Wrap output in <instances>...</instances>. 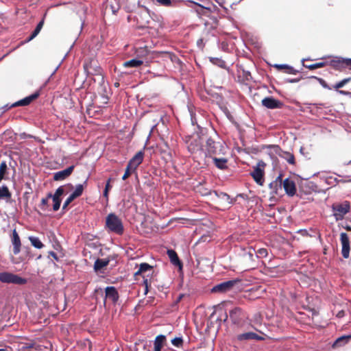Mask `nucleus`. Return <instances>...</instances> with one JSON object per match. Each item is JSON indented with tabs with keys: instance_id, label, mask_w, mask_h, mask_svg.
<instances>
[{
	"instance_id": "nucleus-57",
	"label": "nucleus",
	"mask_w": 351,
	"mask_h": 351,
	"mask_svg": "<svg viewBox=\"0 0 351 351\" xmlns=\"http://www.w3.org/2000/svg\"><path fill=\"white\" fill-rule=\"evenodd\" d=\"M339 93L341 95H347L348 93L347 91H345V90H339Z\"/></svg>"
},
{
	"instance_id": "nucleus-20",
	"label": "nucleus",
	"mask_w": 351,
	"mask_h": 351,
	"mask_svg": "<svg viewBox=\"0 0 351 351\" xmlns=\"http://www.w3.org/2000/svg\"><path fill=\"white\" fill-rule=\"evenodd\" d=\"M74 168L75 166L71 165L62 171H60L55 173L53 175V180L56 181H59L66 179V178L71 176V174L73 173L74 170Z\"/></svg>"
},
{
	"instance_id": "nucleus-64",
	"label": "nucleus",
	"mask_w": 351,
	"mask_h": 351,
	"mask_svg": "<svg viewBox=\"0 0 351 351\" xmlns=\"http://www.w3.org/2000/svg\"><path fill=\"white\" fill-rule=\"evenodd\" d=\"M349 164H351V160L349 162Z\"/></svg>"
},
{
	"instance_id": "nucleus-42",
	"label": "nucleus",
	"mask_w": 351,
	"mask_h": 351,
	"mask_svg": "<svg viewBox=\"0 0 351 351\" xmlns=\"http://www.w3.org/2000/svg\"><path fill=\"white\" fill-rule=\"evenodd\" d=\"M311 78H314V79L317 80L324 88H327V89H330V88L328 86V85L327 84L326 81L324 80H323L322 78H319L316 76H311Z\"/></svg>"
},
{
	"instance_id": "nucleus-47",
	"label": "nucleus",
	"mask_w": 351,
	"mask_h": 351,
	"mask_svg": "<svg viewBox=\"0 0 351 351\" xmlns=\"http://www.w3.org/2000/svg\"><path fill=\"white\" fill-rule=\"evenodd\" d=\"M287 160L289 164L293 165L295 163L294 156L293 154H289Z\"/></svg>"
},
{
	"instance_id": "nucleus-63",
	"label": "nucleus",
	"mask_w": 351,
	"mask_h": 351,
	"mask_svg": "<svg viewBox=\"0 0 351 351\" xmlns=\"http://www.w3.org/2000/svg\"><path fill=\"white\" fill-rule=\"evenodd\" d=\"M52 254L53 256H56V254L54 252H52Z\"/></svg>"
},
{
	"instance_id": "nucleus-56",
	"label": "nucleus",
	"mask_w": 351,
	"mask_h": 351,
	"mask_svg": "<svg viewBox=\"0 0 351 351\" xmlns=\"http://www.w3.org/2000/svg\"><path fill=\"white\" fill-rule=\"evenodd\" d=\"M299 81H300V79H293V80H289V82L291 83L298 82Z\"/></svg>"
},
{
	"instance_id": "nucleus-38",
	"label": "nucleus",
	"mask_w": 351,
	"mask_h": 351,
	"mask_svg": "<svg viewBox=\"0 0 351 351\" xmlns=\"http://www.w3.org/2000/svg\"><path fill=\"white\" fill-rule=\"evenodd\" d=\"M7 171V165L5 162H2L0 164V181L4 178V176Z\"/></svg>"
},
{
	"instance_id": "nucleus-55",
	"label": "nucleus",
	"mask_w": 351,
	"mask_h": 351,
	"mask_svg": "<svg viewBox=\"0 0 351 351\" xmlns=\"http://www.w3.org/2000/svg\"><path fill=\"white\" fill-rule=\"evenodd\" d=\"M343 315H344V312H343V311H339V312L338 313L337 316H338L339 317H343Z\"/></svg>"
},
{
	"instance_id": "nucleus-29",
	"label": "nucleus",
	"mask_w": 351,
	"mask_h": 351,
	"mask_svg": "<svg viewBox=\"0 0 351 351\" xmlns=\"http://www.w3.org/2000/svg\"><path fill=\"white\" fill-rule=\"evenodd\" d=\"M109 263V260L107 259H97L94 264V269L96 271L100 270L107 266Z\"/></svg>"
},
{
	"instance_id": "nucleus-40",
	"label": "nucleus",
	"mask_w": 351,
	"mask_h": 351,
	"mask_svg": "<svg viewBox=\"0 0 351 351\" xmlns=\"http://www.w3.org/2000/svg\"><path fill=\"white\" fill-rule=\"evenodd\" d=\"M135 171H133L132 169H130L128 165L126 167V169H125V173L122 177V180H125L127 178H128L130 175L132 173H134Z\"/></svg>"
},
{
	"instance_id": "nucleus-7",
	"label": "nucleus",
	"mask_w": 351,
	"mask_h": 351,
	"mask_svg": "<svg viewBox=\"0 0 351 351\" xmlns=\"http://www.w3.org/2000/svg\"><path fill=\"white\" fill-rule=\"evenodd\" d=\"M0 281L3 283L22 285L27 283V280L16 274L4 271L0 273Z\"/></svg>"
},
{
	"instance_id": "nucleus-36",
	"label": "nucleus",
	"mask_w": 351,
	"mask_h": 351,
	"mask_svg": "<svg viewBox=\"0 0 351 351\" xmlns=\"http://www.w3.org/2000/svg\"><path fill=\"white\" fill-rule=\"evenodd\" d=\"M52 197V194L49 193L45 198H43L40 202V208L43 210H46L48 207V201Z\"/></svg>"
},
{
	"instance_id": "nucleus-41",
	"label": "nucleus",
	"mask_w": 351,
	"mask_h": 351,
	"mask_svg": "<svg viewBox=\"0 0 351 351\" xmlns=\"http://www.w3.org/2000/svg\"><path fill=\"white\" fill-rule=\"evenodd\" d=\"M217 310L223 312V317H222L221 316L219 317H217V320L219 321V322L222 321L226 322L228 317L227 313L225 311H223L222 307L221 306L217 307Z\"/></svg>"
},
{
	"instance_id": "nucleus-50",
	"label": "nucleus",
	"mask_w": 351,
	"mask_h": 351,
	"mask_svg": "<svg viewBox=\"0 0 351 351\" xmlns=\"http://www.w3.org/2000/svg\"><path fill=\"white\" fill-rule=\"evenodd\" d=\"M111 181H112L111 178L108 179L104 189L108 190V191H110L111 189V188H112V186L110 184Z\"/></svg>"
},
{
	"instance_id": "nucleus-61",
	"label": "nucleus",
	"mask_w": 351,
	"mask_h": 351,
	"mask_svg": "<svg viewBox=\"0 0 351 351\" xmlns=\"http://www.w3.org/2000/svg\"><path fill=\"white\" fill-rule=\"evenodd\" d=\"M222 195L224 196V197H226L227 198H229V195H227L226 193H222Z\"/></svg>"
},
{
	"instance_id": "nucleus-58",
	"label": "nucleus",
	"mask_w": 351,
	"mask_h": 351,
	"mask_svg": "<svg viewBox=\"0 0 351 351\" xmlns=\"http://www.w3.org/2000/svg\"><path fill=\"white\" fill-rule=\"evenodd\" d=\"M347 182H351V179L348 180H339V182H341V183H346Z\"/></svg>"
},
{
	"instance_id": "nucleus-45",
	"label": "nucleus",
	"mask_w": 351,
	"mask_h": 351,
	"mask_svg": "<svg viewBox=\"0 0 351 351\" xmlns=\"http://www.w3.org/2000/svg\"><path fill=\"white\" fill-rule=\"evenodd\" d=\"M286 73L288 74H296L298 71L294 69L292 66H287L286 69L284 71Z\"/></svg>"
},
{
	"instance_id": "nucleus-27",
	"label": "nucleus",
	"mask_w": 351,
	"mask_h": 351,
	"mask_svg": "<svg viewBox=\"0 0 351 351\" xmlns=\"http://www.w3.org/2000/svg\"><path fill=\"white\" fill-rule=\"evenodd\" d=\"M87 181L88 180L86 179L83 184H80L76 186L75 191L71 193L72 197L76 199L82 195L84 187H86L87 186Z\"/></svg>"
},
{
	"instance_id": "nucleus-49",
	"label": "nucleus",
	"mask_w": 351,
	"mask_h": 351,
	"mask_svg": "<svg viewBox=\"0 0 351 351\" xmlns=\"http://www.w3.org/2000/svg\"><path fill=\"white\" fill-rule=\"evenodd\" d=\"M288 65L287 64H275L274 67L276 68L279 71H285Z\"/></svg>"
},
{
	"instance_id": "nucleus-46",
	"label": "nucleus",
	"mask_w": 351,
	"mask_h": 351,
	"mask_svg": "<svg viewBox=\"0 0 351 351\" xmlns=\"http://www.w3.org/2000/svg\"><path fill=\"white\" fill-rule=\"evenodd\" d=\"M44 25V19L41 20L36 27L35 29L36 32H38V33L40 32L41 29L43 28Z\"/></svg>"
},
{
	"instance_id": "nucleus-60",
	"label": "nucleus",
	"mask_w": 351,
	"mask_h": 351,
	"mask_svg": "<svg viewBox=\"0 0 351 351\" xmlns=\"http://www.w3.org/2000/svg\"><path fill=\"white\" fill-rule=\"evenodd\" d=\"M334 180H335V182L336 183H339V179H337V178H335L334 179Z\"/></svg>"
},
{
	"instance_id": "nucleus-54",
	"label": "nucleus",
	"mask_w": 351,
	"mask_h": 351,
	"mask_svg": "<svg viewBox=\"0 0 351 351\" xmlns=\"http://www.w3.org/2000/svg\"><path fill=\"white\" fill-rule=\"evenodd\" d=\"M247 254H249V256L251 259H252V257H253V253L252 252V250L250 249L249 252H247Z\"/></svg>"
},
{
	"instance_id": "nucleus-11",
	"label": "nucleus",
	"mask_w": 351,
	"mask_h": 351,
	"mask_svg": "<svg viewBox=\"0 0 351 351\" xmlns=\"http://www.w3.org/2000/svg\"><path fill=\"white\" fill-rule=\"evenodd\" d=\"M241 280L239 279H235L232 280L226 281L223 282H221L219 285H217L212 289L213 292H219V293H224L227 292L232 289V287L237 285L238 282H240Z\"/></svg>"
},
{
	"instance_id": "nucleus-31",
	"label": "nucleus",
	"mask_w": 351,
	"mask_h": 351,
	"mask_svg": "<svg viewBox=\"0 0 351 351\" xmlns=\"http://www.w3.org/2000/svg\"><path fill=\"white\" fill-rule=\"evenodd\" d=\"M350 339H351V335L341 336L336 339V341L332 345V347L341 346L346 343Z\"/></svg>"
},
{
	"instance_id": "nucleus-53",
	"label": "nucleus",
	"mask_w": 351,
	"mask_h": 351,
	"mask_svg": "<svg viewBox=\"0 0 351 351\" xmlns=\"http://www.w3.org/2000/svg\"><path fill=\"white\" fill-rule=\"evenodd\" d=\"M184 297V294H180L176 300V303L180 302Z\"/></svg>"
},
{
	"instance_id": "nucleus-62",
	"label": "nucleus",
	"mask_w": 351,
	"mask_h": 351,
	"mask_svg": "<svg viewBox=\"0 0 351 351\" xmlns=\"http://www.w3.org/2000/svg\"><path fill=\"white\" fill-rule=\"evenodd\" d=\"M216 311H214L212 313V314L210 315V317H213V315L215 314Z\"/></svg>"
},
{
	"instance_id": "nucleus-25",
	"label": "nucleus",
	"mask_w": 351,
	"mask_h": 351,
	"mask_svg": "<svg viewBox=\"0 0 351 351\" xmlns=\"http://www.w3.org/2000/svg\"><path fill=\"white\" fill-rule=\"evenodd\" d=\"M166 342V337L163 335H158L154 341V351H161L165 343Z\"/></svg>"
},
{
	"instance_id": "nucleus-3",
	"label": "nucleus",
	"mask_w": 351,
	"mask_h": 351,
	"mask_svg": "<svg viewBox=\"0 0 351 351\" xmlns=\"http://www.w3.org/2000/svg\"><path fill=\"white\" fill-rule=\"evenodd\" d=\"M83 67L88 76H98L100 78V82H104L103 69L97 59L94 58L86 59Z\"/></svg>"
},
{
	"instance_id": "nucleus-15",
	"label": "nucleus",
	"mask_w": 351,
	"mask_h": 351,
	"mask_svg": "<svg viewBox=\"0 0 351 351\" xmlns=\"http://www.w3.org/2000/svg\"><path fill=\"white\" fill-rule=\"evenodd\" d=\"M119 298V293L114 287H107L105 289V299L104 301L106 305V300H110L113 304H116Z\"/></svg>"
},
{
	"instance_id": "nucleus-21",
	"label": "nucleus",
	"mask_w": 351,
	"mask_h": 351,
	"mask_svg": "<svg viewBox=\"0 0 351 351\" xmlns=\"http://www.w3.org/2000/svg\"><path fill=\"white\" fill-rule=\"evenodd\" d=\"M282 185L286 193L288 195L292 197L295 194L296 187L295 184L293 180L287 178L284 181H282Z\"/></svg>"
},
{
	"instance_id": "nucleus-24",
	"label": "nucleus",
	"mask_w": 351,
	"mask_h": 351,
	"mask_svg": "<svg viewBox=\"0 0 351 351\" xmlns=\"http://www.w3.org/2000/svg\"><path fill=\"white\" fill-rule=\"evenodd\" d=\"M167 255L170 259L171 263L174 265L175 266H178L180 268H182V263L179 259V257L177 254V253L173 250H167Z\"/></svg>"
},
{
	"instance_id": "nucleus-9",
	"label": "nucleus",
	"mask_w": 351,
	"mask_h": 351,
	"mask_svg": "<svg viewBox=\"0 0 351 351\" xmlns=\"http://www.w3.org/2000/svg\"><path fill=\"white\" fill-rule=\"evenodd\" d=\"M265 164L263 161H259L254 168V170L250 173V175L254 180V181L259 185L262 186L264 182V169Z\"/></svg>"
},
{
	"instance_id": "nucleus-34",
	"label": "nucleus",
	"mask_w": 351,
	"mask_h": 351,
	"mask_svg": "<svg viewBox=\"0 0 351 351\" xmlns=\"http://www.w3.org/2000/svg\"><path fill=\"white\" fill-rule=\"evenodd\" d=\"M210 62L213 64L218 66L219 67H221L223 69L226 68V62L224 60H223L222 59H220L218 58H211Z\"/></svg>"
},
{
	"instance_id": "nucleus-1",
	"label": "nucleus",
	"mask_w": 351,
	"mask_h": 351,
	"mask_svg": "<svg viewBox=\"0 0 351 351\" xmlns=\"http://www.w3.org/2000/svg\"><path fill=\"white\" fill-rule=\"evenodd\" d=\"M188 151L191 153L194 160L200 163L204 159V151L202 148V139L199 136H190L186 141Z\"/></svg>"
},
{
	"instance_id": "nucleus-23",
	"label": "nucleus",
	"mask_w": 351,
	"mask_h": 351,
	"mask_svg": "<svg viewBox=\"0 0 351 351\" xmlns=\"http://www.w3.org/2000/svg\"><path fill=\"white\" fill-rule=\"evenodd\" d=\"M282 185V176L280 174L273 182H271L269 186L274 194H278V190H281Z\"/></svg>"
},
{
	"instance_id": "nucleus-26",
	"label": "nucleus",
	"mask_w": 351,
	"mask_h": 351,
	"mask_svg": "<svg viewBox=\"0 0 351 351\" xmlns=\"http://www.w3.org/2000/svg\"><path fill=\"white\" fill-rule=\"evenodd\" d=\"M322 60L323 61L319 62L312 64H303L304 67L308 69L309 70H315L319 68H323L327 66V57L322 58Z\"/></svg>"
},
{
	"instance_id": "nucleus-37",
	"label": "nucleus",
	"mask_w": 351,
	"mask_h": 351,
	"mask_svg": "<svg viewBox=\"0 0 351 351\" xmlns=\"http://www.w3.org/2000/svg\"><path fill=\"white\" fill-rule=\"evenodd\" d=\"M171 343L176 348H182L184 341L182 337H176L171 340Z\"/></svg>"
},
{
	"instance_id": "nucleus-32",
	"label": "nucleus",
	"mask_w": 351,
	"mask_h": 351,
	"mask_svg": "<svg viewBox=\"0 0 351 351\" xmlns=\"http://www.w3.org/2000/svg\"><path fill=\"white\" fill-rule=\"evenodd\" d=\"M29 240L31 244L37 249H41L44 246L43 243L38 237L31 236L29 237Z\"/></svg>"
},
{
	"instance_id": "nucleus-33",
	"label": "nucleus",
	"mask_w": 351,
	"mask_h": 351,
	"mask_svg": "<svg viewBox=\"0 0 351 351\" xmlns=\"http://www.w3.org/2000/svg\"><path fill=\"white\" fill-rule=\"evenodd\" d=\"M149 49L147 47H139L136 49V53L138 57H146L149 54Z\"/></svg>"
},
{
	"instance_id": "nucleus-30",
	"label": "nucleus",
	"mask_w": 351,
	"mask_h": 351,
	"mask_svg": "<svg viewBox=\"0 0 351 351\" xmlns=\"http://www.w3.org/2000/svg\"><path fill=\"white\" fill-rule=\"evenodd\" d=\"M12 196L11 193L10 192L8 186H3L0 187V199H10Z\"/></svg>"
},
{
	"instance_id": "nucleus-39",
	"label": "nucleus",
	"mask_w": 351,
	"mask_h": 351,
	"mask_svg": "<svg viewBox=\"0 0 351 351\" xmlns=\"http://www.w3.org/2000/svg\"><path fill=\"white\" fill-rule=\"evenodd\" d=\"M268 255V252L266 248H260L256 251V256L258 258H264Z\"/></svg>"
},
{
	"instance_id": "nucleus-12",
	"label": "nucleus",
	"mask_w": 351,
	"mask_h": 351,
	"mask_svg": "<svg viewBox=\"0 0 351 351\" xmlns=\"http://www.w3.org/2000/svg\"><path fill=\"white\" fill-rule=\"evenodd\" d=\"M262 105L268 109H278L282 108L283 103L273 97H266L261 101Z\"/></svg>"
},
{
	"instance_id": "nucleus-17",
	"label": "nucleus",
	"mask_w": 351,
	"mask_h": 351,
	"mask_svg": "<svg viewBox=\"0 0 351 351\" xmlns=\"http://www.w3.org/2000/svg\"><path fill=\"white\" fill-rule=\"evenodd\" d=\"M64 192L63 186H60L56 189L55 193L52 195L51 198H52L53 202V210L54 211L59 210L62 202L61 196L64 194Z\"/></svg>"
},
{
	"instance_id": "nucleus-43",
	"label": "nucleus",
	"mask_w": 351,
	"mask_h": 351,
	"mask_svg": "<svg viewBox=\"0 0 351 351\" xmlns=\"http://www.w3.org/2000/svg\"><path fill=\"white\" fill-rule=\"evenodd\" d=\"M74 199L75 198L72 197V195L71 194L64 202L62 209L65 210Z\"/></svg>"
},
{
	"instance_id": "nucleus-28",
	"label": "nucleus",
	"mask_w": 351,
	"mask_h": 351,
	"mask_svg": "<svg viewBox=\"0 0 351 351\" xmlns=\"http://www.w3.org/2000/svg\"><path fill=\"white\" fill-rule=\"evenodd\" d=\"M143 64V61L138 59H132L128 61H125L123 62L124 67H132L137 68L141 66Z\"/></svg>"
},
{
	"instance_id": "nucleus-51",
	"label": "nucleus",
	"mask_w": 351,
	"mask_h": 351,
	"mask_svg": "<svg viewBox=\"0 0 351 351\" xmlns=\"http://www.w3.org/2000/svg\"><path fill=\"white\" fill-rule=\"evenodd\" d=\"M165 147L162 149V152L167 153L169 155L170 154V153L169 152V147H168V145H167V144L166 143H165Z\"/></svg>"
},
{
	"instance_id": "nucleus-4",
	"label": "nucleus",
	"mask_w": 351,
	"mask_h": 351,
	"mask_svg": "<svg viewBox=\"0 0 351 351\" xmlns=\"http://www.w3.org/2000/svg\"><path fill=\"white\" fill-rule=\"evenodd\" d=\"M106 228L118 235H122L124 232L123 222L114 213H110L106 217Z\"/></svg>"
},
{
	"instance_id": "nucleus-44",
	"label": "nucleus",
	"mask_w": 351,
	"mask_h": 351,
	"mask_svg": "<svg viewBox=\"0 0 351 351\" xmlns=\"http://www.w3.org/2000/svg\"><path fill=\"white\" fill-rule=\"evenodd\" d=\"M158 3L163 6H171L172 4L171 0H156Z\"/></svg>"
},
{
	"instance_id": "nucleus-22",
	"label": "nucleus",
	"mask_w": 351,
	"mask_h": 351,
	"mask_svg": "<svg viewBox=\"0 0 351 351\" xmlns=\"http://www.w3.org/2000/svg\"><path fill=\"white\" fill-rule=\"evenodd\" d=\"M237 339L239 341H246L250 339L263 341L265 340V337L260 336L253 332H247L237 335Z\"/></svg>"
},
{
	"instance_id": "nucleus-19",
	"label": "nucleus",
	"mask_w": 351,
	"mask_h": 351,
	"mask_svg": "<svg viewBox=\"0 0 351 351\" xmlns=\"http://www.w3.org/2000/svg\"><path fill=\"white\" fill-rule=\"evenodd\" d=\"M11 241L13 245V253L17 255L20 253L21 249V241L18 232L16 229H14L12 234L10 237Z\"/></svg>"
},
{
	"instance_id": "nucleus-8",
	"label": "nucleus",
	"mask_w": 351,
	"mask_h": 351,
	"mask_svg": "<svg viewBox=\"0 0 351 351\" xmlns=\"http://www.w3.org/2000/svg\"><path fill=\"white\" fill-rule=\"evenodd\" d=\"M147 271H149L152 274H153V267L147 263H143L140 264L138 270L134 274L135 276L141 275L144 278L143 285H145V295L147 294V293L149 292V287L151 286V284L149 282L148 279L145 278V276L143 275Z\"/></svg>"
},
{
	"instance_id": "nucleus-13",
	"label": "nucleus",
	"mask_w": 351,
	"mask_h": 351,
	"mask_svg": "<svg viewBox=\"0 0 351 351\" xmlns=\"http://www.w3.org/2000/svg\"><path fill=\"white\" fill-rule=\"evenodd\" d=\"M143 158L144 152L140 150L129 160L127 165L136 172L137 167L143 162Z\"/></svg>"
},
{
	"instance_id": "nucleus-10",
	"label": "nucleus",
	"mask_w": 351,
	"mask_h": 351,
	"mask_svg": "<svg viewBox=\"0 0 351 351\" xmlns=\"http://www.w3.org/2000/svg\"><path fill=\"white\" fill-rule=\"evenodd\" d=\"M350 209V203L345 201L342 204L332 206V210L335 212L334 215L337 220L342 219L345 215L349 213Z\"/></svg>"
},
{
	"instance_id": "nucleus-35",
	"label": "nucleus",
	"mask_w": 351,
	"mask_h": 351,
	"mask_svg": "<svg viewBox=\"0 0 351 351\" xmlns=\"http://www.w3.org/2000/svg\"><path fill=\"white\" fill-rule=\"evenodd\" d=\"M350 82H351V77L344 78L343 80L336 83L333 86V88L335 90H339V88L343 87L346 84H348Z\"/></svg>"
},
{
	"instance_id": "nucleus-48",
	"label": "nucleus",
	"mask_w": 351,
	"mask_h": 351,
	"mask_svg": "<svg viewBox=\"0 0 351 351\" xmlns=\"http://www.w3.org/2000/svg\"><path fill=\"white\" fill-rule=\"evenodd\" d=\"M39 33L38 32H36V30H34L29 37L27 39L26 42H29L30 40H33Z\"/></svg>"
},
{
	"instance_id": "nucleus-59",
	"label": "nucleus",
	"mask_w": 351,
	"mask_h": 351,
	"mask_svg": "<svg viewBox=\"0 0 351 351\" xmlns=\"http://www.w3.org/2000/svg\"><path fill=\"white\" fill-rule=\"evenodd\" d=\"M345 228L348 231H351V227L349 226H347Z\"/></svg>"
},
{
	"instance_id": "nucleus-16",
	"label": "nucleus",
	"mask_w": 351,
	"mask_h": 351,
	"mask_svg": "<svg viewBox=\"0 0 351 351\" xmlns=\"http://www.w3.org/2000/svg\"><path fill=\"white\" fill-rule=\"evenodd\" d=\"M219 156H213L210 160L213 165L219 169L225 170L228 169V158L226 155H219ZM208 160H210L208 158Z\"/></svg>"
},
{
	"instance_id": "nucleus-2",
	"label": "nucleus",
	"mask_w": 351,
	"mask_h": 351,
	"mask_svg": "<svg viewBox=\"0 0 351 351\" xmlns=\"http://www.w3.org/2000/svg\"><path fill=\"white\" fill-rule=\"evenodd\" d=\"M226 148L220 141H215L211 138H208L206 143V152H204V158H210L213 156H219V155H226Z\"/></svg>"
},
{
	"instance_id": "nucleus-6",
	"label": "nucleus",
	"mask_w": 351,
	"mask_h": 351,
	"mask_svg": "<svg viewBox=\"0 0 351 351\" xmlns=\"http://www.w3.org/2000/svg\"><path fill=\"white\" fill-rule=\"evenodd\" d=\"M230 319L232 323L238 326H241L247 318V314L240 307H234L229 312Z\"/></svg>"
},
{
	"instance_id": "nucleus-18",
	"label": "nucleus",
	"mask_w": 351,
	"mask_h": 351,
	"mask_svg": "<svg viewBox=\"0 0 351 351\" xmlns=\"http://www.w3.org/2000/svg\"><path fill=\"white\" fill-rule=\"evenodd\" d=\"M39 96V93L38 92H36L34 93H33L32 95H29V96H27L14 104H12L9 108H14V107H17V106H28L29 104H30L34 100H35L36 99H37Z\"/></svg>"
},
{
	"instance_id": "nucleus-14",
	"label": "nucleus",
	"mask_w": 351,
	"mask_h": 351,
	"mask_svg": "<svg viewBox=\"0 0 351 351\" xmlns=\"http://www.w3.org/2000/svg\"><path fill=\"white\" fill-rule=\"evenodd\" d=\"M340 241L342 245V256L343 258H348L350 256V250L348 235L346 232H341L340 234Z\"/></svg>"
},
{
	"instance_id": "nucleus-52",
	"label": "nucleus",
	"mask_w": 351,
	"mask_h": 351,
	"mask_svg": "<svg viewBox=\"0 0 351 351\" xmlns=\"http://www.w3.org/2000/svg\"><path fill=\"white\" fill-rule=\"evenodd\" d=\"M108 193H109L108 190L104 189V196L106 197V201H108Z\"/></svg>"
},
{
	"instance_id": "nucleus-5",
	"label": "nucleus",
	"mask_w": 351,
	"mask_h": 351,
	"mask_svg": "<svg viewBox=\"0 0 351 351\" xmlns=\"http://www.w3.org/2000/svg\"><path fill=\"white\" fill-rule=\"evenodd\" d=\"M327 66L339 71H343L346 68L351 69V59L338 56H328Z\"/></svg>"
}]
</instances>
